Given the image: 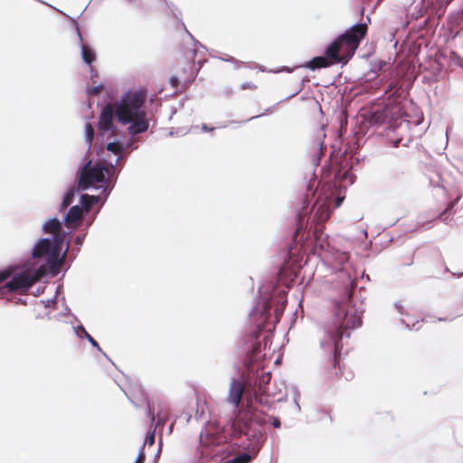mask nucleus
<instances>
[{"label":"nucleus","instance_id":"f257e3e1","mask_svg":"<svg viewBox=\"0 0 463 463\" xmlns=\"http://www.w3.org/2000/svg\"><path fill=\"white\" fill-rule=\"evenodd\" d=\"M335 324L327 327L328 341L322 344L332 355L328 358L327 375L330 380H340L343 376L346 382L354 378V373L345 371L341 363V340L345 331L354 329L361 326L362 318L354 310H347L345 304H337L335 313Z\"/></svg>","mask_w":463,"mask_h":463},{"label":"nucleus","instance_id":"f03ea898","mask_svg":"<svg viewBox=\"0 0 463 463\" xmlns=\"http://www.w3.org/2000/svg\"><path fill=\"white\" fill-rule=\"evenodd\" d=\"M366 24H358L346 30L326 49V56L313 58L305 67L311 70L326 68L333 64L346 63L354 54L367 33Z\"/></svg>","mask_w":463,"mask_h":463},{"label":"nucleus","instance_id":"7ed1b4c3","mask_svg":"<svg viewBox=\"0 0 463 463\" xmlns=\"http://www.w3.org/2000/svg\"><path fill=\"white\" fill-rule=\"evenodd\" d=\"M244 392L245 384L242 381L237 379L231 381L226 402L237 409L233 419L231 420L232 436L234 438L241 435L250 436V426L254 410L251 402H248L245 406L239 409Z\"/></svg>","mask_w":463,"mask_h":463},{"label":"nucleus","instance_id":"20e7f679","mask_svg":"<svg viewBox=\"0 0 463 463\" xmlns=\"http://www.w3.org/2000/svg\"><path fill=\"white\" fill-rule=\"evenodd\" d=\"M146 99L145 90H129L118 101L113 103L115 115L119 123L129 124L130 121L145 110L142 107Z\"/></svg>","mask_w":463,"mask_h":463},{"label":"nucleus","instance_id":"39448f33","mask_svg":"<svg viewBox=\"0 0 463 463\" xmlns=\"http://www.w3.org/2000/svg\"><path fill=\"white\" fill-rule=\"evenodd\" d=\"M115 168L113 165L106 167L102 163L91 165V162H88L84 165L81 169L78 188L80 190H87L96 183L105 182V173L109 178L114 174Z\"/></svg>","mask_w":463,"mask_h":463},{"label":"nucleus","instance_id":"423d86ee","mask_svg":"<svg viewBox=\"0 0 463 463\" xmlns=\"http://www.w3.org/2000/svg\"><path fill=\"white\" fill-rule=\"evenodd\" d=\"M13 269L12 275L9 277L11 279L5 284L0 285V294L19 292L20 294H25L29 288L33 285V279H31L30 270L24 269L19 273L14 274V269Z\"/></svg>","mask_w":463,"mask_h":463},{"label":"nucleus","instance_id":"0eeeda50","mask_svg":"<svg viewBox=\"0 0 463 463\" xmlns=\"http://www.w3.org/2000/svg\"><path fill=\"white\" fill-rule=\"evenodd\" d=\"M225 439L222 430L215 424H208L200 434V441L205 447L219 446Z\"/></svg>","mask_w":463,"mask_h":463},{"label":"nucleus","instance_id":"6e6552de","mask_svg":"<svg viewBox=\"0 0 463 463\" xmlns=\"http://www.w3.org/2000/svg\"><path fill=\"white\" fill-rule=\"evenodd\" d=\"M115 113V107L113 104L106 105L101 110L99 120V128L101 131H109L114 128L113 125V115Z\"/></svg>","mask_w":463,"mask_h":463},{"label":"nucleus","instance_id":"1a4fd4ad","mask_svg":"<svg viewBox=\"0 0 463 463\" xmlns=\"http://www.w3.org/2000/svg\"><path fill=\"white\" fill-rule=\"evenodd\" d=\"M130 126L128 128V132L130 134L136 135L140 134L147 130L149 127V123L146 119V111L140 113L138 116L130 121Z\"/></svg>","mask_w":463,"mask_h":463},{"label":"nucleus","instance_id":"9d476101","mask_svg":"<svg viewBox=\"0 0 463 463\" xmlns=\"http://www.w3.org/2000/svg\"><path fill=\"white\" fill-rule=\"evenodd\" d=\"M452 0H424L423 5L427 11L430 14H435L440 18L445 12L447 5Z\"/></svg>","mask_w":463,"mask_h":463},{"label":"nucleus","instance_id":"9b49d317","mask_svg":"<svg viewBox=\"0 0 463 463\" xmlns=\"http://www.w3.org/2000/svg\"><path fill=\"white\" fill-rule=\"evenodd\" d=\"M83 216L82 209L78 206H72L67 213L64 218V224L66 227H72L75 223H79Z\"/></svg>","mask_w":463,"mask_h":463},{"label":"nucleus","instance_id":"f8f14e48","mask_svg":"<svg viewBox=\"0 0 463 463\" xmlns=\"http://www.w3.org/2000/svg\"><path fill=\"white\" fill-rule=\"evenodd\" d=\"M52 250V243L48 239H42L34 246L33 250V258H41L50 253Z\"/></svg>","mask_w":463,"mask_h":463},{"label":"nucleus","instance_id":"ddd939ff","mask_svg":"<svg viewBox=\"0 0 463 463\" xmlns=\"http://www.w3.org/2000/svg\"><path fill=\"white\" fill-rule=\"evenodd\" d=\"M271 380V373L270 372H263L261 374L258 376V392H261L262 394H267V385L269 383Z\"/></svg>","mask_w":463,"mask_h":463},{"label":"nucleus","instance_id":"4468645a","mask_svg":"<svg viewBox=\"0 0 463 463\" xmlns=\"http://www.w3.org/2000/svg\"><path fill=\"white\" fill-rule=\"evenodd\" d=\"M330 215L331 210L329 206L326 203L320 204L315 213V218L320 223L326 222L330 218Z\"/></svg>","mask_w":463,"mask_h":463},{"label":"nucleus","instance_id":"2eb2a0df","mask_svg":"<svg viewBox=\"0 0 463 463\" xmlns=\"http://www.w3.org/2000/svg\"><path fill=\"white\" fill-rule=\"evenodd\" d=\"M388 118L386 109H378L372 113L369 118V122L372 125H381L385 122Z\"/></svg>","mask_w":463,"mask_h":463},{"label":"nucleus","instance_id":"dca6fc26","mask_svg":"<svg viewBox=\"0 0 463 463\" xmlns=\"http://www.w3.org/2000/svg\"><path fill=\"white\" fill-rule=\"evenodd\" d=\"M61 229L60 221L57 218L47 221L43 225V230L47 233L57 235Z\"/></svg>","mask_w":463,"mask_h":463},{"label":"nucleus","instance_id":"f3484780","mask_svg":"<svg viewBox=\"0 0 463 463\" xmlns=\"http://www.w3.org/2000/svg\"><path fill=\"white\" fill-rule=\"evenodd\" d=\"M81 56L83 61L90 65L95 60H96V53L87 44L81 45Z\"/></svg>","mask_w":463,"mask_h":463},{"label":"nucleus","instance_id":"a211bd4d","mask_svg":"<svg viewBox=\"0 0 463 463\" xmlns=\"http://www.w3.org/2000/svg\"><path fill=\"white\" fill-rule=\"evenodd\" d=\"M323 143L320 140H317L314 142L312 146V156H313V163L315 165H318L320 161V156L323 154Z\"/></svg>","mask_w":463,"mask_h":463},{"label":"nucleus","instance_id":"6ab92c4d","mask_svg":"<svg viewBox=\"0 0 463 463\" xmlns=\"http://www.w3.org/2000/svg\"><path fill=\"white\" fill-rule=\"evenodd\" d=\"M253 459V456L249 453H241L237 455L232 459L225 461L224 463H250Z\"/></svg>","mask_w":463,"mask_h":463},{"label":"nucleus","instance_id":"aec40b11","mask_svg":"<svg viewBox=\"0 0 463 463\" xmlns=\"http://www.w3.org/2000/svg\"><path fill=\"white\" fill-rule=\"evenodd\" d=\"M455 206V202H450L445 210H443L439 215L438 218L442 220L444 222H447L449 220H451L452 216V209Z\"/></svg>","mask_w":463,"mask_h":463},{"label":"nucleus","instance_id":"412c9836","mask_svg":"<svg viewBox=\"0 0 463 463\" xmlns=\"http://www.w3.org/2000/svg\"><path fill=\"white\" fill-rule=\"evenodd\" d=\"M74 188H71L63 197V200L61 204V210L66 209L73 201L74 198Z\"/></svg>","mask_w":463,"mask_h":463},{"label":"nucleus","instance_id":"4be33fe9","mask_svg":"<svg viewBox=\"0 0 463 463\" xmlns=\"http://www.w3.org/2000/svg\"><path fill=\"white\" fill-rule=\"evenodd\" d=\"M97 201V198L92 195H89L87 194H82L80 198V202L84 208L88 211L92 206V204Z\"/></svg>","mask_w":463,"mask_h":463},{"label":"nucleus","instance_id":"5701e85b","mask_svg":"<svg viewBox=\"0 0 463 463\" xmlns=\"http://www.w3.org/2000/svg\"><path fill=\"white\" fill-rule=\"evenodd\" d=\"M46 273L44 266H41L35 271L30 270L31 279H33V284L40 280Z\"/></svg>","mask_w":463,"mask_h":463},{"label":"nucleus","instance_id":"b1692460","mask_svg":"<svg viewBox=\"0 0 463 463\" xmlns=\"http://www.w3.org/2000/svg\"><path fill=\"white\" fill-rule=\"evenodd\" d=\"M107 150L116 154L119 155L123 151V146L120 143L118 142H109L106 146Z\"/></svg>","mask_w":463,"mask_h":463},{"label":"nucleus","instance_id":"393cba45","mask_svg":"<svg viewBox=\"0 0 463 463\" xmlns=\"http://www.w3.org/2000/svg\"><path fill=\"white\" fill-rule=\"evenodd\" d=\"M86 141L88 146H90L94 139V128L90 123H87L86 127Z\"/></svg>","mask_w":463,"mask_h":463},{"label":"nucleus","instance_id":"a878e982","mask_svg":"<svg viewBox=\"0 0 463 463\" xmlns=\"http://www.w3.org/2000/svg\"><path fill=\"white\" fill-rule=\"evenodd\" d=\"M78 329L82 332L84 336L89 340V342L96 348L100 350V347L98 344V342L85 330V328L82 326H78Z\"/></svg>","mask_w":463,"mask_h":463},{"label":"nucleus","instance_id":"bb28decb","mask_svg":"<svg viewBox=\"0 0 463 463\" xmlns=\"http://www.w3.org/2000/svg\"><path fill=\"white\" fill-rule=\"evenodd\" d=\"M12 273L13 269L11 268L0 270V285L8 279Z\"/></svg>","mask_w":463,"mask_h":463},{"label":"nucleus","instance_id":"cd10ccee","mask_svg":"<svg viewBox=\"0 0 463 463\" xmlns=\"http://www.w3.org/2000/svg\"><path fill=\"white\" fill-rule=\"evenodd\" d=\"M268 396L269 392L267 394H262L261 392H255V400L262 405L268 404Z\"/></svg>","mask_w":463,"mask_h":463},{"label":"nucleus","instance_id":"c85d7f7f","mask_svg":"<svg viewBox=\"0 0 463 463\" xmlns=\"http://www.w3.org/2000/svg\"><path fill=\"white\" fill-rule=\"evenodd\" d=\"M258 86L254 81H247L243 82L241 85V89L243 90H257Z\"/></svg>","mask_w":463,"mask_h":463},{"label":"nucleus","instance_id":"c756f323","mask_svg":"<svg viewBox=\"0 0 463 463\" xmlns=\"http://www.w3.org/2000/svg\"><path fill=\"white\" fill-rule=\"evenodd\" d=\"M137 461H140L142 463H145L146 460V453H145V444L141 447L139 449L137 458H136Z\"/></svg>","mask_w":463,"mask_h":463},{"label":"nucleus","instance_id":"7c9ffc66","mask_svg":"<svg viewBox=\"0 0 463 463\" xmlns=\"http://www.w3.org/2000/svg\"><path fill=\"white\" fill-rule=\"evenodd\" d=\"M170 84L173 88L177 89L179 86V80L176 76H173L170 78Z\"/></svg>","mask_w":463,"mask_h":463},{"label":"nucleus","instance_id":"2f4dec72","mask_svg":"<svg viewBox=\"0 0 463 463\" xmlns=\"http://www.w3.org/2000/svg\"><path fill=\"white\" fill-rule=\"evenodd\" d=\"M102 89H103L102 86L95 87L90 90V93L92 95H98V94H99V92H101Z\"/></svg>","mask_w":463,"mask_h":463},{"label":"nucleus","instance_id":"473e14b6","mask_svg":"<svg viewBox=\"0 0 463 463\" xmlns=\"http://www.w3.org/2000/svg\"><path fill=\"white\" fill-rule=\"evenodd\" d=\"M260 351V345L255 344L252 348V355H255L257 353Z\"/></svg>","mask_w":463,"mask_h":463},{"label":"nucleus","instance_id":"72a5a7b5","mask_svg":"<svg viewBox=\"0 0 463 463\" xmlns=\"http://www.w3.org/2000/svg\"><path fill=\"white\" fill-rule=\"evenodd\" d=\"M272 425L275 428H279L280 427V420L278 418H274L273 421H272Z\"/></svg>","mask_w":463,"mask_h":463},{"label":"nucleus","instance_id":"f704fd0d","mask_svg":"<svg viewBox=\"0 0 463 463\" xmlns=\"http://www.w3.org/2000/svg\"><path fill=\"white\" fill-rule=\"evenodd\" d=\"M165 422V420L164 418H161V416L158 414L157 415V422H156V425H159V424H162L164 425Z\"/></svg>","mask_w":463,"mask_h":463},{"label":"nucleus","instance_id":"c9c22d12","mask_svg":"<svg viewBox=\"0 0 463 463\" xmlns=\"http://www.w3.org/2000/svg\"><path fill=\"white\" fill-rule=\"evenodd\" d=\"M202 129H203V131H213V130L214 129V128H208V127H207V125L203 124V125H202Z\"/></svg>","mask_w":463,"mask_h":463},{"label":"nucleus","instance_id":"e433bc0d","mask_svg":"<svg viewBox=\"0 0 463 463\" xmlns=\"http://www.w3.org/2000/svg\"><path fill=\"white\" fill-rule=\"evenodd\" d=\"M342 200H343L342 198H337V199H336L335 207L340 206Z\"/></svg>","mask_w":463,"mask_h":463},{"label":"nucleus","instance_id":"4c0bfd02","mask_svg":"<svg viewBox=\"0 0 463 463\" xmlns=\"http://www.w3.org/2000/svg\"><path fill=\"white\" fill-rule=\"evenodd\" d=\"M154 439H155L154 434H152L151 437L149 438V443L150 444L154 443Z\"/></svg>","mask_w":463,"mask_h":463},{"label":"nucleus","instance_id":"58836bf2","mask_svg":"<svg viewBox=\"0 0 463 463\" xmlns=\"http://www.w3.org/2000/svg\"><path fill=\"white\" fill-rule=\"evenodd\" d=\"M351 298H352V291H351V290H349V291L347 292V298H348V300H350V299H351Z\"/></svg>","mask_w":463,"mask_h":463},{"label":"nucleus","instance_id":"ea45409f","mask_svg":"<svg viewBox=\"0 0 463 463\" xmlns=\"http://www.w3.org/2000/svg\"><path fill=\"white\" fill-rule=\"evenodd\" d=\"M149 411H150V414H151L152 420H155L154 412L151 411L150 408H149Z\"/></svg>","mask_w":463,"mask_h":463},{"label":"nucleus","instance_id":"a19ab883","mask_svg":"<svg viewBox=\"0 0 463 463\" xmlns=\"http://www.w3.org/2000/svg\"><path fill=\"white\" fill-rule=\"evenodd\" d=\"M299 229H300V227H298V228H297V230H296V234H295V235H297V234H298V231H299Z\"/></svg>","mask_w":463,"mask_h":463},{"label":"nucleus","instance_id":"79ce46f5","mask_svg":"<svg viewBox=\"0 0 463 463\" xmlns=\"http://www.w3.org/2000/svg\"><path fill=\"white\" fill-rule=\"evenodd\" d=\"M56 249H52V255H55Z\"/></svg>","mask_w":463,"mask_h":463},{"label":"nucleus","instance_id":"37998d69","mask_svg":"<svg viewBox=\"0 0 463 463\" xmlns=\"http://www.w3.org/2000/svg\"><path fill=\"white\" fill-rule=\"evenodd\" d=\"M77 242H80V237H77Z\"/></svg>","mask_w":463,"mask_h":463},{"label":"nucleus","instance_id":"c03bdc74","mask_svg":"<svg viewBox=\"0 0 463 463\" xmlns=\"http://www.w3.org/2000/svg\"><path fill=\"white\" fill-rule=\"evenodd\" d=\"M77 242H80V237H77Z\"/></svg>","mask_w":463,"mask_h":463}]
</instances>
